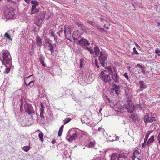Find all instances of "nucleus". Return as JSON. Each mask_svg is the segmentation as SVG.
<instances>
[{"label":"nucleus","instance_id":"obj_1","mask_svg":"<svg viewBox=\"0 0 160 160\" xmlns=\"http://www.w3.org/2000/svg\"><path fill=\"white\" fill-rule=\"evenodd\" d=\"M10 3L4 10V14L6 17L9 19H11L14 18V10L15 7L14 2L12 0H8Z\"/></svg>","mask_w":160,"mask_h":160},{"label":"nucleus","instance_id":"obj_2","mask_svg":"<svg viewBox=\"0 0 160 160\" xmlns=\"http://www.w3.org/2000/svg\"><path fill=\"white\" fill-rule=\"evenodd\" d=\"M2 55V58H0V60L2 61L3 63L4 64L11 65L12 63L11 57L9 52L7 51H3Z\"/></svg>","mask_w":160,"mask_h":160},{"label":"nucleus","instance_id":"obj_3","mask_svg":"<svg viewBox=\"0 0 160 160\" xmlns=\"http://www.w3.org/2000/svg\"><path fill=\"white\" fill-rule=\"evenodd\" d=\"M52 41L49 38H47L45 41L44 48L50 51L51 54L52 55L54 52V50L56 47V44H52Z\"/></svg>","mask_w":160,"mask_h":160},{"label":"nucleus","instance_id":"obj_4","mask_svg":"<svg viewBox=\"0 0 160 160\" xmlns=\"http://www.w3.org/2000/svg\"><path fill=\"white\" fill-rule=\"evenodd\" d=\"M79 134V133L75 130H69L67 134V136L66 137V138L69 142H72L73 140H75L77 138Z\"/></svg>","mask_w":160,"mask_h":160},{"label":"nucleus","instance_id":"obj_5","mask_svg":"<svg viewBox=\"0 0 160 160\" xmlns=\"http://www.w3.org/2000/svg\"><path fill=\"white\" fill-rule=\"evenodd\" d=\"M107 56V54L106 53L104 52H100L98 59L101 64L103 67H104L105 65L107 64L108 62Z\"/></svg>","mask_w":160,"mask_h":160},{"label":"nucleus","instance_id":"obj_6","mask_svg":"<svg viewBox=\"0 0 160 160\" xmlns=\"http://www.w3.org/2000/svg\"><path fill=\"white\" fill-rule=\"evenodd\" d=\"M46 13L43 11L39 13L36 18L35 23L38 26H40L41 25L43 20L44 19Z\"/></svg>","mask_w":160,"mask_h":160},{"label":"nucleus","instance_id":"obj_7","mask_svg":"<svg viewBox=\"0 0 160 160\" xmlns=\"http://www.w3.org/2000/svg\"><path fill=\"white\" fill-rule=\"evenodd\" d=\"M126 157V154L124 153H121L118 154L117 153H112L110 156V160H120Z\"/></svg>","mask_w":160,"mask_h":160},{"label":"nucleus","instance_id":"obj_8","mask_svg":"<svg viewBox=\"0 0 160 160\" xmlns=\"http://www.w3.org/2000/svg\"><path fill=\"white\" fill-rule=\"evenodd\" d=\"M107 70H105L104 72L102 71L100 73L101 77L104 82L109 83L111 81V78L109 74H105V72L106 73H107Z\"/></svg>","mask_w":160,"mask_h":160},{"label":"nucleus","instance_id":"obj_9","mask_svg":"<svg viewBox=\"0 0 160 160\" xmlns=\"http://www.w3.org/2000/svg\"><path fill=\"white\" fill-rule=\"evenodd\" d=\"M33 2V1H32L31 3L32 4H34L32 6L31 11L28 12V13L31 15L38 12L39 10V8L38 7L37 8V7H38V2H35L34 3Z\"/></svg>","mask_w":160,"mask_h":160},{"label":"nucleus","instance_id":"obj_10","mask_svg":"<svg viewBox=\"0 0 160 160\" xmlns=\"http://www.w3.org/2000/svg\"><path fill=\"white\" fill-rule=\"evenodd\" d=\"M24 108L25 112L29 114H31L35 112L32 105L30 104L26 103L24 105Z\"/></svg>","mask_w":160,"mask_h":160},{"label":"nucleus","instance_id":"obj_11","mask_svg":"<svg viewBox=\"0 0 160 160\" xmlns=\"http://www.w3.org/2000/svg\"><path fill=\"white\" fill-rule=\"evenodd\" d=\"M71 28L69 26H65L64 27V34L66 38L69 39V38H71Z\"/></svg>","mask_w":160,"mask_h":160},{"label":"nucleus","instance_id":"obj_12","mask_svg":"<svg viewBox=\"0 0 160 160\" xmlns=\"http://www.w3.org/2000/svg\"><path fill=\"white\" fill-rule=\"evenodd\" d=\"M143 119L146 123L148 122H152L156 120L155 117L150 116L148 113L146 114L143 118Z\"/></svg>","mask_w":160,"mask_h":160},{"label":"nucleus","instance_id":"obj_13","mask_svg":"<svg viewBox=\"0 0 160 160\" xmlns=\"http://www.w3.org/2000/svg\"><path fill=\"white\" fill-rule=\"evenodd\" d=\"M42 39H41L39 36L37 35L35 39V42H33L32 44V45L34 46L36 43L37 47L40 48L42 45Z\"/></svg>","mask_w":160,"mask_h":160},{"label":"nucleus","instance_id":"obj_14","mask_svg":"<svg viewBox=\"0 0 160 160\" xmlns=\"http://www.w3.org/2000/svg\"><path fill=\"white\" fill-rule=\"evenodd\" d=\"M78 42L79 44L82 45V47H87L90 45V43H89L88 41L84 39H81Z\"/></svg>","mask_w":160,"mask_h":160},{"label":"nucleus","instance_id":"obj_15","mask_svg":"<svg viewBox=\"0 0 160 160\" xmlns=\"http://www.w3.org/2000/svg\"><path fill=\"white\" fill-rule=\"evenodd\" d=\"M112 77L113 81L116 83L119 82L120 78L117 73H113Z\"/></svg>","mask_w":160,"mask_h":160},{"label":"nucleus","instance_id":"obj_16","mask_svg":"<svg viewBox=\"0 0 160 160\" xmlns=\"http://www.w3.org/2000/svg\"><path fill=\"white\" fill-rule=\"evenodd\" d=\"M132 121L134 122H138L139 120V118L138 116L135 113H131L130 115Z\"/></svg>","mask_w":160,"mask_h":160},{"label":"nucleus","instance_id":"obj_17","mask_svg":"<svg viewBox=\"0 0 160 160\" xmlns=\"http://www.w3.org/2000/svg\"><path fill=\"white\" fill-rule=\"evenodd\" d=\"M139 153L137 150H135L133 153V155L132 156V160H140L138 158V156Z\"/></svg>","mask_w":160,"mask_h":160},{"label":"nucleus","instance_id":"obj_18","mask_svg":"<svg viewBox=\"0 0 160 160\" xmlns=\"http://www.w3.org/2000/svg\"><path fill=\"white\" fill-rule=\"evenodd\" d=\"M94 57H96L98 56L99 53H100V49L97 46H95L94 48Z\"/></svg>","mask_w":160,"mask_h":160},{"label":"nucleus","instance_id":"obj_19","mask_svg":"<svg viewBox=\"0 0 160 160\" xmlns=\"http://www.w3.org/2000/svg\"><path fill=\"white\" fill-rule=\"evenodd\" d=\"M15 114L17 118H22L23 116L22 112L19 111L18 110H16Z\"/></svg>","mask_w":160,"mask_h":160},{"label":"nucleus","instance_id":"obj_20","mask_svg":"<svg viewBox=\"0 0 160 160\" xmlns=\"http://www.w3.org/2000/svg\"><path fill=\"white\" fill-rule=\"evenodd\" d=\"M132 101H129V102H127V104L126 105V106H125L126 108L128 109V112H133V111L132 110H129V108L132 107Z\"/></svg>","mask_w":160,"mask_h":160},{"label":"nucleus","instance_id":"obj_21","mask_svg":"<svg viewBox=\"0 0 160 160\" xmlns=\"http://www.w3.org/2000/svg\"><path fill=\"white\" fill-rule=\"evenodd\" d=\"M83 48L85 50H87L91 54H93L94 53V51L92 47L89 46L84 47H83Z\"/></svg>","mask_w":160,"mask_h":160},{"label":"nucleus","instance_id":"obj_22","mask_svg":"<svg viewBox=\"0 0 160 160\" xmlns=\"http://www.w3.org/2000/svg\"><path fill=\"white\" fill-rule=\"evenodd\" d=\"M82 123H89L90 122V120L87 116L85 115L81 119Z\"/></svg>","mask_w":160,"mask_h":160},{"label":"nucleus","instance_id":"obj_23","mask_svg":"<svg viewBox=\"0 0 160 160\" xmlns=\"http://www.w3.org/2000/svg\"><path fill=\"white\" fill-rule=\"evenodd\" d=\"M49 33L51 36L53 37L54 41H57V36L54 34V32L52 30L50 29L49 30Z\"/></svg>","mask_w":160,"mask_h":160},{"label":"nucleus","instance_id":"obj_24","mask_svg":"<svg viewBox=\"0 0 160 160\" xmlns=\"http://www.w3.org/2000/svg\"><path fill=\"white\" fill-rule=\"evenodd\" d=\"M39 60L40 63L43 66H45V64L44 63L45 60V57L41 55L39 58Z\"/></svg>","mask_w":160,"mask_h":160},{"label":"nucleus","instance_id":"obj_25","mask_svg":"<svg viewBox=\"0 0 160 160\" xmlns=\"http://www.w3.org/2000/svg\"><path fill=\"white\" fill-rule=\"evenodd\" d=\"M135 67L137 68H138L139 70L141 72H144V67L140 65L139 64H137L135 66Z\"/></svg>","mask_w":160,"mask_h":160},{"label":"nucleus","instance_id":"obj_26","mask_svg":"<svg viewBox=\"0 0 160 160\" xmlns=\"http://www.w3.org/2000/svg\"><path fill=\"white\" fill-rule=\"evenodd\" d=\"M139 83L140 85V88L143 89L146 88L147 86L144 83L143 81H140Z\"/></svg>","mask_w":160,"mask_h":160},{"label":"nucleus","instance_id":"obj_27","mask_svg":"<svg viewBox=\"0 0 160 160\" xmlns=\"http://www.w3.org/2000/svg\"><path fill=\"white\" fill-rule=\"evenodd\" d=\"M87 22L95 28L97 27L98 25L96 24L93 21L88 20L87 21Z\"/></svg>","mask_w":160,"mask_h":160},{"label":"nucleus","instance_id":"obj_28","mask_svg":"<svg viewBox=\"0 0 160 160\" xmlns=\"http://www.w3.org/2000/svg\"><path fill=\"white\" fill-rule=\"evenodd\" d=\"M154 136H152L150 138H149L147 143V144L148 145H149L152 143L153 141H154Z\"/></svg>","mask_w":160,"mask_h":160},{"label":"nucleus","instance_id":"obj_29","mask_svg":"<svg viewBox=\"0 0 160 160\" xmlns=\"http://www.w3.org/2000/svg\"><path fill=\"white\" fill-rule=\"evenodd\" d=\"M106 98L107 99V100L111 104H110V106L111 107H113L114 106V104H113L114 103V101L113 100H112L111 99H110L107 96H106Z\"/></svg>","mask_w":160,"mask_h":160},{"label":"nucleus","instance_id":"obj_30","mask_svg":"<svg viewBox=\"0 0 160 160\" xmlns=\"http://www.w3.org/2000/svg\"><path fill=\"white\" fill-rule=\"evenodd\" d=\"M38 137L41 142H42L43 141V134L42 132H40L38 134Z\"/></svg>","mask_w":160,"mask_h":160},{"label":"nucleus","instance_id":"obj_31","mask_svg":"<svg viewBox=\"0 0 160 160\" xmlns=\"http://www.w3.org/2000/svg\"><path fill=\"white\" fill-rule=\"evenodd\" d=\"M150 133H151V132H150V131H149L146 134L145 138L144 139V143L146 142V141L147 140L148 138V137H149V135H150Z\"/></svg>","mask_w":160,"mask_h":160},{"label":"nucleus","instance_id":"obj_32","mask_svg":"<svg viewBox=\"0 0 160 160\" xmlns=\"http://www.w3.org/2000/svg\"><path fill=\"white\" fill-rule=\"evenodd\" d=\"M135 107L137 109L139 110H143L142 105L140 103L139 104H137L136 106Z\"/></svg>","mask_w":160,"mask_h":160},{"label":"nucleus","instance_id":"obj_33","mask_svg":"<svg viewBox=\"0 0 160 160\" xmlns=\"http://www.w3.org/2000/svg\"><path fill=\"white\" fill-rule=\"evenodd\" d=\"M4 36L6 37V38L9 40H10L11 41H12V38H11V37L8 33V32H6L4 35Z\"/></svg>","mask_w":160,"mask_h":160},{"label":"nucleus","instance_id":"obj_34","mask_svg":"<svg viewBox=\"0 0 160 160\" xmlns=\"http://www.w3.org/2000/svg\"><path fill=\"white\" fill-rule=\"evenodd\" d=\"M77 25L80 27L82 29L84 30L85 28V27L81 23L77 22Z\"/></svg>","mask_w":160,"mask_h":160},{"label":"nucleus","instance_id":"obj_35","mask_svg":"<svg viewBox=\"0 0 160 160\" xmlns=\"http://www.w3.org/2000/svg\"><path fill=\"white\" fill-rule=\"evenodd\" d=\"M115 87L113 89L115 90V92L117 94H118V89L119 88V86H117L116 85H115Z\"/></svg>","mask_w":160,"mask_h":160},{"label":"nucleus","instance_id":"obj_36","mask_svg":"<svg viewBox=\"0 0 160 160\" xmlns=\"http://www.w3.org/2000/svg\"><path fill=\"white\" fill-rule=\"evenodd\" d=\"M94 131L95 132H97V131L98 132H101L102 133H103L104 131V130L103 128H99L98 130H94Z\"/></svg>","mask_w":160,"mask_h":160},{"label":"nucleus","instance_id":"obj_37","mask_svg":"<svg viewBox=\"0 0 160 160\" xmlns=\"http://www.w3.org/2000/svg\"><path fill=\"white\" fill-rule=\"evenodd\" d=\"M29 149V147L28 146H24L22 148L23 150L25 152H28Z\"/></svg>","mask_w":160,"mask_h":160},{"label":"nucleus","instance_id":"obj_38","mask_svg":"<svg viewBox=\"0 0 160 160\" xmlns=\"http://www.w3.org/2000/svg\"><path fill=\"white\" fill-rule=\"evenodd\" d=\"M71 120V119L69 118H66L63 121L64 122V124H65L68 123Z\"/></svg>","mask_w":160,"mask_h":160},{"label":"nucleus","instance_id":"obj_39","mask_svg":"<svg viewBox=\"0 0 160 160\" xmlns=\"http://www.w3.org/2000/svg\"><path fill=\"white\" fill-rule=\"evenodd\" d=\"M41 107L40 108V112L44 113V107L42 103H41Z\"/></svg>","mask_w":160,"mask_h":160},{"label":"nucleus","instance_id":"obj_40","mask_svg":"<svg viewBox=\"0 0 160 160\" xmlns=\"http://www.w3.org/2000/svg\"><path fill=\"white\" fill-rule=\"evenodd\" d=\"M133 52L132 53V54L134 55H138L139 54V53L138 52V51L136 50V48L135 47L133 48Z\"/></svg>","mask_w":160,"mask_h":160},{"label":"nucleus","instance_id":"obj_41","mask_svg":"<svg viewBox=\"0 0 160 160\" xmlns=\"http://www.w3.org/2000/svg\"><path fill=\"white\" fill-rule=\"evenodd\" d=\"M84 60L81 59L80 61V67L81 68H82L83 67V62Z\"/></svg>","mask_w":160,"mask_h":160},{"label":"nucleus","instance_id":"obj_42","mask_svg":"<svg viewBox=\"0 0 160 160\" xmlns=\"http://www.w3.org/2000/svg\"><path fill=\"white\" fill-rule=\"evenodd\" d=\"M94 144L95 143L94 142H91L88 144V146L89 148H92L94 146Z\"/></svg>","mask_w":160,"mask_h":160},{"label":"nucleus","instance_id":"obj_43","mask_svg":"<svg viewBox=\"0 0 160 160\" xmlns=\"http://www.w3.org/2000/svg\"><path fill=\"white\" fill-rule=\"evenodd\" d=\"M107 70L108 71V72L109 73V74H110L111 73H113L112 71V70L111 68L110 67H107Z\"/></svg>","mask_w":160,"mask_h":160},{"label":"nucleus","instance_id":"obj_44","mask_svg":"<svg viewBox=\"0 0 160 160\" xmlns=\"http://www.w3.org/2000/svg\"><path fill=\"white\" fill-rule=\"evenodd\" d=\"M63 129L61 128H59L58 132V136H61L62 135V132H63Z\"/></svg>","mask_w":160,"mask_h":160},{"label":"nucleus","instance_id":"obj_45","mask_svg":"<svg viewBox=\"0 0 160 160\" xmlns=\"http://www.w3.org/2000/svg\"><path fill=\"white\" fill-rule=\"evenodd\" d=\"M97 27L96 28L99 30L100 32H102L104 31V28H100L98 25H97Z\"/></svg>","mask_w":160,"mask_h":160},{"label":"nucleus","instance_id":"obj_46","mask_svg":"<svg viewBox=\"0 0 160 160\" xmlns=\"http://www.w3.org/2000/svg\"><path fill=\"white\" fill-rule=\"evenodd\" d=\"M63 31V30L62 28H60V30H59V32H58V34L60 36V35L62 33Z\"/></svg>","mask_w":160,"mask_h":160},{"label":"nucleus","instance_id":"obj_47","mask_svg":"<svg viewBox=\"0 0 160 160\" xmlns=\"http://www.w3.org/2000/svg\"><path fill=\"white\" fill-rule=\"evenodd\" d=\"M34 85V82L33 81H32L30 82L29 84H28V85H27V86H28L29 85L30 86V87H31L32 86Z\"/></svg>","mask_w":160,"mask_h":160},{"label":"nucleus","instance_id":"obj_48","mask_svg":"<svg viewBox=\"0 0 160 160\" xmlns=\"http://www.w3.org/2000/svg\"><path fill=\"white\" fill-rule=\"evenodd\" d=\"M123 76L125 77L127 80L129 79L128 76V75L127 73L125 72L123 74Z\"/></svg>","mask_w":160,"mask_h":160},{"label":"nucleus","instance_id":"obj_49","mask_svg":"<svg viewBox=\"0 0 160 160\" xmlns=\"http://www.w3.org/2000/svg\"><path fill=\"white\" fill-rule=\"evenodd\" d=\"M10 69L9 68H6L4 71V73H8L9 72Z\"/></svg>","mask_w":160,"mask_h":160},{"label":"nucleus","instance_id":"obj_50","mask_svg":"<svg viewBox=\"0 0 160 160\" xmlns=\"http://www.w3.org/2000/svg\"><path fill=\"white\" fill-rule=\"evenodd\" d=\"M21 104L20 107V111L22 112L23 111L22 102V101H21Z\"/></svg>","mask_w":160,"mask_h":160},{"label":"nucleus","instance_id":"obj_51","mask_svg":"<svg viewBox=\"0 0 160 160\" xmlns=\"http://www.w3.org/2000/svg\"><path fill=\"white\" fill-rule=\"evenodd\" d=\"M160 52V49L158 48H157L155 51V53L156 54H158Z\"/></svg>","mask_w":160,"mask_h":160},{"label":"nucleus","instance_id":"obj_52","mask_svg":"<svg viewBox=\"0 0 160 160\" xmlns=\"http://www.w3.org/2000/svg\"><path fill=\"white\" fill-rule=\"evenodd\" d=\"M95 63L96 66L97 67V68H99V67L98 65V62L97 60V59H95Z\"/></svg>","mask_w":160,"mask_h":160},{"label":"nucleus","instance_id":"obj_53","mask_svg":"<svg viewBox=\"0 0 160 160\" xmlns=\"http://www.w3.org/2000/svg\"><path fill=\"white\" fill-rule=\"evenodd\" d=\"M97 160H105V159L103 157H100L98 158Z\"/></svg>","mask_w":160,"mask_h":160},{"label":"nucleus","instance_id":"obj_54","mask_svg":"<svg viewBox=\"0 0 160 160\" xmlns=\"http://www.w3.org/2000/svg\"><path fill=\"white\" fill-rule=\"evenodd\" d=\"M130 68L131 67L129 66L127 67L128 69L130 72H131V71L130 70Z\"/></svg>","mask_w":160,"mask_h":160},{"label":"nucleus","instance_id":"obj_55","mask_svg":"<svg viewBox=\"0 0 160 160\" xmlns=\"http://www.w3.org/2000/svg\"><path fill=\"white\" fill-rule=\"evenodd\" d=\"M44 113H41V112H40V117L41 118H43L44 117V116L43 115V114Z\"/></svg>","mask_w":160,"mask_h":160},{"label":"nucleus","instance_id":"obj_56","mask_svg":"<svg viewBox=\"0 0 160 160\" xmlns=\"http://www.w3.org/2000/svg\"><path fill=\"white\" fill-rule=\"evenodd\" d=\"M26 2H27V3H29L30 2V0H24Z\"/></svg>","mask_w":160,"mask_h":160},{"label":"nucleus","instance_id":"obj_57","mask_svg":"<svg viewBox=\"0 0 160 160\" xmlns=\"http://www.w3.org/2000/svg\"><path fill=\"white\" fill-rule=\"evenodd\" d=\"M127 155H126V157L125 158H122V159H121L120 160H127Z\"/></svg>","mask_w":160,"mask_h":160},{"label":"nucleus","instance_id":"obj_58","mask_svg":"<svg viewBox=\"0 0 160 160\" xmlns=\"http://www.w3.org/2000/svg\"><path fill=\"white\" fill-rule=\"evenodd\" d=\"M129 101H131V99L129 97H128L127 98V102H129Z\"/></svg>","mask_w":160,"mask_h":160},{"label":"nucleus","instance_id":"obj_59","mask_svg":"<svg viewBox=\"0 0 160 160\" xmlns=\"http://www.w3.org/2000/svg\"><path fill=\"white\" fill-rule=\"evenodd\" d=\"M32 75H30L28 76V77H25V79L26 78L27 79H28V78H29L31 76H32Z\"/></svg>","mask_w":160,"mask_h":160},{"label":"nucleus","instance_id":"obj_60","mask_svg":"<svg viewBox=\"0 0 160 160\" xmlns=\"http://www.w3.org/2000/svg\"><path fill=\"white\" fill-rule=\"evenodd\" d=\"M115 138L116 140H118L119 139V137H118V136H116V137Z\"/></svg>","mask_w":160,"mask_h":160},{"label":"nucleus","instance_id":"obj_61","mask_svg":"<svg viewBox=\"0 0 160 160\" xmlns=\"http://www.w3.org/2000/svg\"><path fill=\"white\" fill-rule=\"evenodd\" d=\"M74 33V32L73 33ZM72 37H73V38L74 39V40H75L76 39V38H75L74 37V34H73L72 35Z\"/></svg>","mask_w":160,"mask_h":160},{"label":"nucleus","instance_id":"obj_62","mask_svg":"<svg viewBox=\"0 0 160 160\" xmlns=\"http://www.w3.org/2000/svg\"><path fill=\"white\" fill-rule=\"evenodd\" d=\"M63 127H64V125H62L61 126V127L60 128L62 129H63Z\"/></svg>","mask_w":160,"mask_h":160},{"label":"nucleus","instance_id":"obj_63","mask_svg":"<svg viewBox=\"0 0 160 160\" xmlns=\"http://www.w3.org/2000/svg\"><path fill=\"white\" fill-rule=\"evenodd\" d=\"M158 140L159 141V143L160 144V138H158Z\"/></svg>","mask_w":160,"mask_h":160},{"label":"nucleus","instance_id":"obj_64","mask_svg":"<svg viewBox=\"0 0 160 160\" xmlns=\"http://www.w3.org/2000/svg\"><path fill=\"white\" fill-rule=\"evenodd\" d=\"M158 138H160V132L159 133V134L158 136Z\"/></svg>","mask_w":160,"mask_h":160}]
</instances>
